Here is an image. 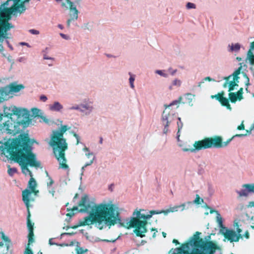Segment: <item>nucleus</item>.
<instances>
[{
    "label": "nucleus",
    "mask_w": 254,
    "mask_h": 254,
    "mask_svg": "<svg viewBox=\"0 0 254 254\" xmlns=\"http://www.w3.org/2000/svg\"><path fill=\"white\" fill-rule=\"evenodd\" d=\"M150 214L145 215V220H146V221H147V219H148L150 218H151L152 215L153 214H151V211H150Z\"/></svg>",
    "instance_id": "nucleus-50"
},
{
    "label": "nucleus",
    "mask_w": 254,
    "mask_h": 254,
    "mask_svg": "<svg viewBox=\"0 0 254 254\" xmlns=\"http://www.w3.org/2000/svg\"><path fill=\"white\" fill-rule=\"evenodd\" d=\"M242 187L244 189H242L240 191H237L239 197H247L250 192L254 193V184H244Z\"/></svg>",
    "instance_id": "nucleus-10"
},
{
    "label": "nucleus",
    "mask_w": 254,
    "mask_h": 254,
    "mask_svg": "<svg viewBox=\"0 0 254 254\" xmlns=\"http://www.w3.org/2000/svg\"><path fill=\"white\" fill-rule=\"evenodd\" d=\"M229 99L232 103H235L237 100H239V97H237V95L235 92H230Z\"/></svg>",
    "instance_id": "nucleus-21"
},
{
    "label": "nucleus",
    "mask_w": 254,
    "mask_h": 254,
    "mask_svg": "<svg viewBox=\"0 0 254 254\" xmlns=\"http://www.w3.org/2000/svg\"><path fill=\"white\" fill-rule=\"evenodd\" d=\"M242 231V230L240 228H237V232L238 233V234H241Z\"/></svg>",
    "instance_id": "nucleus-59"
},
{
    "label": "nucleus",
    "mask_w": 254,
    "mask_h": 254,
    "mask_svg": "<svg viewBox=\"0 0 254 254\" xmlns=\"http://www.w3.org/2000/svg\"><path fill=\"white\" fill-rule=\"evenodd\" d=\"M24 254H33L32 250L29 248V246L26 248Z\"/></svg>",
    "instance_id": "nucleus-40"
},
{
    "label": "nucleus",
    "mask_w": 254,
    "mask_h": 254,
    "mask_svg": "<svg viewBox=\"0 0 254 254\" xmlns=\"http://www.w3.org/2000/svg\"><path fill=\"white\" fill-rule=\"evenodd\" d=\"M243 135H244L235 134L224 142H223L222 138L220 136L215 135L211 137H205L202 140L195 141L193 145V148H184L183 151L185 152H195L196 151L207 148H220L224 147L229 144L235 136H242Z\"/></svg>",
    "instance_id": "nucleus-5"
},
{
    "label": "nucleus",
    "mask_w": 254,
    "mask_h": 254,
    "mask_svg": "<svg viewBox=\"0 0 254 254\" xmlns=\"http://www.w3.org/2000/svg\"><path fill=\"white\" fill-rule=\"evenodd\" d=\"M1 238L5 242V246L6 247L5 253L7 252L10 246L11 245V241L9 238L6 236L3 232L1 233Z\"/></svg>",
    "instance_id": "nucleus-17"
},
{
    "label": "nucleus",
    "mask_w": 254,
    "mask_h": 254,
    "mask_svg": "<svg viewBox=\"0 0 254 254\" xmlns=\"http://www.w3.org/2000/svg\"><path fill=\"white\" fill-rule=\"evenodd\" d=\"M191 94H190V93L186 94L185 95V97L188 99V102H183V103H190L191 102V100H192L191 98H190V97H191Z\"/></svg>",
    "instance_id": "nucleus-38"
},
{
    "label": "nucleus",
    "mask_w": 254,
    "mask_h": 254,
    "mask_svg": "<svg viewBox=\"0 0 254 254\" xmlns=\"http://www.w3.org/2000/svg\"><path fill=\"white\" fill-rule=\"evenodd\" d=\"M253 50H254V41L252 42L251 43L250 49H249V51H251V52H252Z\"/></svg>",
    "instance_id": "nucleus-47"
},
{
    "label": "nucleus",
    "mask_w": 254,
    "mask_h": 254,
    "mask_svg": "<svg viewBox=\"0 0 254 254\" xmlns=\"http://www.w3.org/2000/svg\"><path fill=\"white\" fill-rule=\"evenodd\" d=\"M40 99L43 102H46L47 100V98L45 95H41L40 97Z\"/></svg>",
    "instance_id": "nucleus-44"
},
{
    "label": "nucleus",
    "mask_w": 254,
    "mask_h": 254,
    "mask_svg": "<svg viewBox=\"0 0 254 254\" xmlns=\"http://www.w3.org/2000/svg\"><path fill=\"white\" fill-rule=\"evenodd\" d=\"M200 232H196L189 241L177 248V253L173 254H214L218 249L213 242L204 241L200 237Z\"/></svg>",
    "instance_id": "nucleus-3"
},
{
    "label": "nucleus",
    "mask_w": 254,
    "mask_h": 254,
    "mask_svg": "<svg viewBox=\"0 0 254 254\" xmlns=\"http://www.w3.org/2000/svg\"><path fill=\"white\" fill-rule=\"evenodd\" d=\"M44 59H46V60H49V59L53 60H54V58H49V57H47L46 55H44Z\"/></svg>",
    "instance_id": "nucleus-58"
},
{
    "label": "nucleus",
    "mask_w": 254,
    "mask_h": 254,
    "mask_svg": "<svg viewBox=\"0 0 254 254\" xmlns=\"http://www.w3.org/2000/svg\"><path fill=\"white\" fill-rule=\"evenodd\" d=\"M80 250V251H77V254H82L84 253V251L81 249Z\"/></svg>",
    "instance_id": "nucleus-62"
},
{
    "label": "nucleus",
    "mask_w": 254,
    "mask_h": 254,
    "mask_svg": "<svg viewBox=\"0 0 254 254\" xmlns=\"http://www.w3.org/2000/svg\"><path fill=\"white\" fill-rule=\"evenodd\" d=\"M11 111L10 113L6 112L7 108L4 110L5 116L7 117H11L12 115H16L19 119L18 121V123L23 126V127H27L31 121L29 118V113L26 109H21L13 106L11 107Z\"/></svg>",
    "instance_id": "nucleus-7"
},
{
    "label": "nucleus",
    "mask_w": 254,
    "mask_h": 254,
    "mask_svg": "<svg viewBox=\"0 0 254 254\" xmlns=\"http://www.w3.org/2000/svg\"><path fill=\"white\" fill-rule=\"evenodd\" d=\"M254 129V124H252L250 127V128L249 131V133H251L252 130H253Z\"/></svg>",
    "instance_id": "nucleus-54"
},
{
    "label": "nucleus",
    "mask_w": 254,
    "mask_h": 254,
    "mask_svg": "<svg viewBox=\"0 0 254 254\" xmlns=\"http://www.w3.org/2000/svg\"><path fill=\"white\" fill-rule=\"evenodd\" d=\"M73 135L75 137V138L76 139V144H79V136H78V134H77L75 132H73Z\"/></svg>",
    "instance_id": "nucleus-41"
},
{
    "label": "nucleus",
    "mask_w": 254,
    "mask_h": 254,
    "mask_svg": "<svg viewBox=\"0 0 254 254\" xmlns=\"http://www.w3.org/2000/svg\"><path fill=\"white\" fill-rule=\"evenodd\" d=\"M74 213L73 212L68 213L66 214V215L68 217H71L74 215Z\"/></svg>",
    "instance_id": "nucleus-53"
},
{
    "label": "nucleus",
    "mask_w": 254,
    "mask_h": 254,
    "mask_svg": "<svg viewBox=\"0 0 254 254\" xmlns=\"http://www.w3.org/2000/svg\"><path fill=\"white\" fill-rule=\"evenodd\" d=\"M16 172V169L15 168H9L8 170V173L10 175H12L13 174Z\"/></svg>",
    "instance_id": "nucleus-36"
},
{
    "label": "nucleus",
    "mask_w": 254,
    "mask_h": 254,
    "mask_svg": "<svg viewBox=\"0 0 254 254\" xmlns=\"http://www.w3.org/2000/svg\"><path fill=\"white\" fill-rule=\"evenodd\" d=\"M29 32L32 34L37 35L39 34V31L35 29H30L29 30Z\"/></svg>",
    "instance_id": "nucleus-42"
},
{
    "label": "nucleus",
    "mask_w": 254,
    "mask_h": 254,
    "mask_svg": "<svg viewBox=\"0 0 254 254\" xmlns=\"http://www.w3.org/2000/svg\"><path fill=\"white\" fill-rule=\"evenodd\" d=\"M235 93L237 95V97H239V101L241 100L243 98V88L242 87L240 88L237 92H235Z\"/></svg>",
    "instance_id": "nucleus-27"
},
{
    "label": "nucleus",
    "mask_w": 254,
    "mask_h": 254,
    "mask_svg": "<svg viewBox=\"0 0 254 254\" xmlns=\"http://www.w3.org/2000/svg\"><path fill=\"white\" fill-rule=\"evenodd\" d=\"M164 113H165V112H163V114H164ZM162 120H163V122H164L163 124L165 126L164 130L165 129H166V131H167V127L169 126V124H170V123L168 121V119L167 115H163Z\"/></svg>",
    "instance_id": "nucleus-22"
},
{
    "label": "nucleus",
    "mask_w": 254,
    "mask_h": 254,
    "mask_svg": "<svg viewBox=\"0 0 254 254\" xmlns=\"http://www.w3.org/2000/svg\"><path fill=\"white\" fill-rule=\"evenodd\" d=\"M23 88H24V86L22 84L15 85L14 84H11L9 86V91L16 93Z\"/></svg>",
    "instance_id": "nucleus-16"
},
{
    "label": "nucleus",
    "mask_w": 254,
    "mask_h": 254,
    "mask_svg": "<svg viewBox=\"0 0 254 254\" xmlns=\"http://www.w3.org/2000/svg\"><path fill=\"white\" fill-rule=\"evenodd\" d=\"M235 81H231L229 82V90L228 91L231 92V91L234 90V88L235 87Z\"/></svg>",
    "instance_id": "nucleus-30"
},
{
    "label": "nucleus",
    "mask_w": 254,
    "mask_h": 254,
    "mask_svg": "<svg viewBox=\"0 0 254 254\" xmlns=\"http://www.w3.org/2000/svg\"><path fill=\"white\" fill-rule=\"evenodd\" d=\"M244 236L246 239L249 238L250 235H249V233L248 231H247L245 232Z\"/></svg>",
    "instance_id": "nucleus-51"
},
{
    "label": "nucleus",
    "mask_w": 254,
    "mask_h": 254,
    "mask_svg": "<svg viewBox=\"0 0 254 254\" xmlns=\"http://www.w3.org/2000/svg\"><path fill=\"white\" fill-rule=\"evenodd\" d=\"M60 36H61L63 38H64V39H68V38H67V36L66 35H65V34H63V33H60Z\"/></svg>",
    "instance_id": "nucleus-55"
},
{
    "label": "nucleus",
    "mask_w": 254,
    "mask_h": 254,
    "mask_svg": "<svg viewBox=\"0 0 254 254\" xmlns=\"http://www.w3.org/2000/svg\"><path fill=\"white\" fill-rule=\"evenodd\" d=\"M224 92L223 91H221L220 93H218V94L214 95H211V98L212 99L215 98L217 100H218L221 104V105L222 106L226 107L227 109L229 110H232L231 106L230 104H229V99H227L226 97H224Z\"/></svg>",
    "instance_id": "nucleus-8"
},
{
    "label": "nucleus",
    "mask_w": 254,
    "mask_h": 254,
    "mask_svg": "<svg viewBox=\"0 0 254 254\" xmlns=\"http://www.w3.org/2000/svg\"><path fill=\"white\" fill-rule=\"evenodd\" d=\"M69 110H79V107L78 106H73L69 108Z\"/></svg>",
    "instance_id": "nucleus-52"
},
{
    "label": "nucleus",
    "mask_w": 254,
    "mask_h": 254,
    "mask_svg": "<svg viewBox=\"0 0 254 254\" xmlns=\"http://www.w3.org/2000/svg\"><path fill=\"white\" fill-rule=\"evenodd\" d=\"M248 207H254V201H250L249 202L248 205Z\"/></svg>",
    "instance_id": "nucleus-49"
},
{
    "label": "nucleus",
    "mask_w": 254,
    "mask_h": 254,
    "mask_svg": "<svg viewBox=\"0 0 254 254\" xmlns=\"http://www.w3.org/2000/svg\"><path fill=\"white\" fill-rule=\"evenodd\" d=\"M78 210V206H75L73 207V208L71 209V211H73L74 210Z\"/></svg>",
    "instance_id": "nucleus-60"
},
{
    "label": "nucleus",
    "mask_w": 254,
    "mask_h": 254,
    "mask_svg": "<svg viewBox=\"0 0 254 254\" xmlns=\"http://www.w3.org/2000/svg\"><path fill=\"white\" fill-rule=\"evenodd\" d=\"M49 108L51 111H60L63 108V106L59 102H55L53 105H50Z\"/></svg>",
    "instance_id": "nucleus-18"
},
{
    "label": "nucleus",
    "mask_w": 254,
    "mask_h": 254,
    "mask_svg": "<svg viewBox=\"0 0 254 254\" xmlns=\"http://www.w3.org/2000/svg\"><path fill=\"white\" fill-rule=\"evenodd\" d=\"M27 212H28L27 216V226L28 229V231L33 230H34L33 227H34V223L32 222L30 220L31 214H30V210H29V207H27Z\"/></svg>",
    "instance_id": "nucleus-15"
},
{
    "label": "nucleus",
    "mask_w": 254,
    "mask_h": 254,
    "mask_svg": "<svg viewBox=\"0 0 254 254\" xmlns=\"http://www.w3.org/2000/svg\"><path fill=\"white\" fill-rule=\"evenodd\" d=\"M203 80L204 81H214V80L212 78H211V77H209V76H207V77H205L204 79H203Z\"/></svg>",
    "instance_id": "nucleus-48"
},
{
    "label": "nucleus",
    "mask_w": 254,
    "mask_h": 254,
    "mask_svg": "<svg viewBox=\"0 0 254 254\" xmlns=\"http://www.w3.org/2000/svg\"><path fill=\"white\" fill-rule=\"evenodd\" d=\"M32 112L35 117H39V113H40V110L37 109V108H33L32 109Z\"/></svg>",
    "instance_id": "nucleus-34"
},
{
    "label": "nucleus",
    "mask_w": 254,
    "mask_h": 254,
    "mask_svg": "<svg viewBox=\"0 0 254 254\" xmlns=\"http://www.w3.org/2000/svg\"><path fill=\"white\" fill-rule=\"evenodd\" d=\"M129 74L130 75V78L129 79L130 85L131 88L133 89L134 87V86L133 84V82L135 80V78H134V77L133 75H131L130 73H129Z\"/></svg>",
    "instance_id": "nucleus-33"
},
{
    "label": "nucleus",
    "mask_w": 254,
    "mask_h": 254,
    "mask_svg": "<svg viewBox=\"0 0 254 254\" xmlns=\"http://www.w3.org/2000/svg\"><path fill=\"white\" fill-rule=\"evenodd\" d=\"M173 243L176 245H179V242H178V241L176 239H174L173 240Z\"/></svg>",
    "instance_id": "nucleus-56"
},
{
    "label": "nucleus",
    "mask_w": 254,
    "mask_h": 254,
    "mask_svg": "<svg viewBox=\"0 0 254 254\" xmlns=\"http://www.w3.org/2000/svg\"><path fill=\"white\" fill-rule=\"evenodd\" d=\"M20 0H7L4 3V5H8L9 2H12V5H14L15 7L18 6V12L20 13L25 10V7L24 4H19V2Z\"/></svg>",
    "instance_id": "nucleus-14"
},
{
    "label": "nucleus",
    "mask_w": 254,
    "mask_h": 254,
    "mask_svg": "<svg viewBox=\"0 0 254 254\" xmlns=\"http://www.w3.org/2000/svg\"><path fill=\"white\" fill-rule=\"evenodd\" d=\"M151 230L152 231H155V232H154V233L153 234V235H152V237H153V238H155V237H156V233L158 232V231H157V229H156V228H152V229H151Z\"/></svg>",
    "instance_id": "nucleus-45"
},
{
    "label": "nucleus",
    "mask_w": 254,
    "mask_h": 254,
    "mask_svg": "<svg viewBox=\"0 0 254 254\" xmlns=\"http://www.w3.org/2000/svg\"><path fill=\"white\" fill-rule=\"evenodd\" d=\"M203 199L200 198L198 194L196 195V198L194 200L193 202L195 204H199L201 203V202H203Z\"/></svg>",
    "instance_id": "nucleus-32"
},
{
    "label": "nucleus",
    "mask_w": 254,
    "mask_h": 254,
    "mask_svg": "<svg viewBox=\"0 0 254 254\" xmlns=\"http://www.w3.org/2000/svg\"><path fill=\"white\" fill-rule=\"evenodd\" d=\"M178 122H177V126H178V133L180 132V130L183 127V124L181 121V119L180 117H178Z\"/></svg>",
    "instance_id": "nucleus-29"
},
{
    "label": "nucleus",
    "mask_w": 254,
    "mask_h": 254,
    "mask_svg": "<svg viewBox=\"0 0 254 254\" xmlns=\"http://www.w3.org/2000/svg\"><path fill=\"white\" fill-rule=\"evenodd\" d=\"M185 204L183 203L180 205H176L172 207H170L169 209H166L165 210H162L161 211H157L155 210H151V214H161L164 213V214H167L169 212H173L175 211H177L178 209L181 208V210H183L185 207Z\"/></svg>",
    "instance_id": "nucleus-12"
},
{
    "label": "nucleus",
    "mask_w": 254,
    "mask_h": 254,
    "mask_svg": "<svg viewBox=\"0 0 254 254\" xmlns=\"http://www.w3.org/2000/svg\"><path fill=\"white\" fill-rule=\"evenodd\" d=\"M240 66L232 74V76H233V81H239V75L241 73V69H242V64L241 63L240 64Z\"/></svg>",
    "instance_id": "nucleus-19"
},
{
    "label": "nucleus",
    "mask_w": 254,
    "mask_h": 254,
    "mask_svg": "<svg viewBox=\"0 0 254 254\" xmlns=\"http://www.w3.org/2000/svg\"><path fill=\"white\" fill-rule=\"evenodd\" d=\"M216 212H217V216H216L217 221L219 226L221 228H223V225L222 218L221 217L220 214L217 211H216Z\"/></svg>",
    "instance_id": "nucleus-26"
},
{
    "label": "nucleus",
    "mask_w": 254,
    "mask_h": 254,
    "mask_svg": "<svg viewBox=\"0 0 254 254\" xmlns=\"http://www.w3.org/2000/svg\"><path fill=\"white\" fill-rule=\"evenodd\" d=\"M67 129L66 126H62L60 131H54V135L51 140V145L53 147V152L56 158L59 162L60 168L64 169L68 168L65 157V151L67 148V144L65 139L63 138L64 133Z\"/></svg>",
    "instance_id": "nucleus-4"
},
{
    "label": "nucleus",
    "mask_w": 254,
    "mask_h": 254,
    "mask_svg": "<svg viewBox=\"0 0 254 254\" xmlns=\"http://www.w3.org/2000/svg\"><path fill=\"white\" fill-rule=\"evenodd\" d=\"M50 182L47 183L48 186H51L54 184V181L51 178H49Z\"/></svg>",
    "instance_id": "nucleus-46"
},
{
    "label": "nucleus",
    "mask_w": 254,
    "mask_h": 254,
    "mask_svg": "<svg viewBox=\"0 0 254 254\" xmlns=\"http://www.w3.org/2000/svg\"><path fill=\"white\" fill-rule=\"evenodd\" d=\"M83 108H85V109L89 110L90 109V107H88L87 105H82V106Z\"/></svg>",
    "instance_id": "nucleus-63"
},
{
    "label": "nucleus",
    "mask_w": 254,
    "mask_h": 254,
    "mask_svg": "<svg viewBox=\"0 0 254 254\" xmlns=\"http://www.w3.org/2000/svg\"><path fill=\"white\" fill-rule=\"evenodd\" d=\"M229 46L230 48V51L231 52H238L240 49V45L239 43H236L235 45L232 44L231 46L229 45Z\"/></svg>",
    "instance_id": "nucleus-23"
},
{
    "label": "nucleus",
    "mask_w": 254,
    "mask_h": 254,
    "mask_svg": "<svg viewBox=\"0 0 254 254\" xmlns=\"http://www.w3.org/2000/svg\"><path fill=\"white\" fill-rule=\"evenodd\" d=\"M11 28L10 24L7 21H2L0 22V41L2 42L3 39L1 40V38H7L5 33L6 31Z\"/></svg>",
    "instance_id": "nucleus-11"
},
{
    "label": "nucleus",
    "mask_w": 254,
    "mask_h": 254,
    "mask_svg": "<svg viewBox=\"0 0 254 254\" xmlns=\"http://www.w3.org/2000/svg\"><path fill=\"white\" fill-rule=\"evenodd\" d=\"M28 238V245L29 246L31 243H32L34 242V232H33V230L29 231Z\"/></svg>",
    "instance_id": "nucleus-25"
},
{
    "label": "nucleus",
    "mask_w": 254,
    "mask_h": 254,
    "mask_svg": "<svg viewBox=\"0 0 254 254\" xmlns=\"http://www.w3.org/2000/svg\"><path fill=\"white\" fill-rule=\"evenodd\" d=\"M15 11H18V6L15 7L14 5H11L9 8H5L3 11L1 12V16L5 19H9L10 15Z\"/></svg>",
    "instance_id": "nucleus-13"
},
{
    "label": "nucleus",
    "mask_w": 254,
    "mask_h": 254,
    "mask_svg": "<svg viewBox=\"0 0 254 254\" xmlns=\"http://www.w3.org/2000/svg\"><path fill=\"white\" fill-rule=\"evenodd\" d=\"M156 72L157 73H158V74H159V75H160L161 76H163L164 77H167V74L166 73H164L162 70H157L156 71Z\"/></svg>",
    "instance_id": "nucleus-39"
},
{
    "label": "nucleus",
    "mask_w": 254,
    "mask_h": 254,
    "mask_svg": "<svg viewBox=\"0 0 254 254\" xmlns=\"http://www.w3.org/2000/svg\"><path fill=\"white\" fill-rule=\"evenodd\" d=\"M244 129H245V126H244V125L243 122L241 123V124L237 127V129L244 130Z\"/></svg>",
    "instance_id": "nucleus-43"
},
{
    "label": "nucleus",
    "mask_w": 254,
    "mask_h": 254,
    "mask_svg": "<svg viewBox=\"0 0 254 254\" xmlns=\"http://www.w3.org/2000/svg\"><path fill=\"white\" fill-rule=\"evenodd\" d=\"M86 155L88 157V158H91V159H90V161L86 163L84 165V166L82 168V169H84V168L85 167H86L87 166L91 165L93 163V160H94V159L95 158V157L93 155V154L92 153H89L87 154Z\"/></svg>",
    "instance_id": "nucleus-20"
},
{
    "label": "nucleus",
    "mask_w": 254,
    "mask_h": 254,
    "mask_svg": "<svg viewBox=\"0 0 254 254\" xmlns=\"http://www.w3.org/2000/svg\"><path fill=\"white\" fill-rule=\"evenodd\" d=\"M30 138L28 134H21L18 138L14 139L10 143H6L5 146L7 152L8 153L10 158L21 166L23 174L28 173L31 177L28 184V189L22 191V200L26 207H30V202L34 200L30 198V195L33 193L37 195L39 190H36L37 183L33 178L31 171L28 169V166L39 167L40 163L37 161L36 156L31 152V147L29 145Z\"/></svg>",
    "instance_id": "nucleus-1"
},
{
    "label": "nucleus",
    "mask_w": 254,
    "mask_h": 254,
    "mask_svg": "<svg viewBox=\"0 0 254 254\" xmlns=\"http://www.w3.org/2000/svg\"><path fill=\"white\" fill-rule=\"evenodd\" d=\"M4 50V48L1 44H0V52H2Z\"/></svg>",
    "instance_id": "nucleus-57"
},
{
    "label": "nucleus",
    "mask_w": 254,
    "mask_h": 254,
    "mask_svg": "<svg viewBox=\"0 0 254 254\" xmlns=\"http://www.w3.org/2000/svg\"><path fill=\"white\" fill-rule=\"evenodd\" d=\"M242 74L243 75V76L246 79L245 84L247 86V87L246 88V90L248 91V86L250 85L249 78L245 72H243Z\"/></svg>",
    "instance_id": "nucleus-31"
},
{
    "label": "nucleus",
    "mask_w": 254,
    "mask_h": 254,
    "mask_svg": "<svg viewBox=\"0 0 254 254\" xmlns=\"http://www.w3.org/2000/svg\"><path fill=\"white\" fill-rule=\"evenodd\" d=\"M224 237L230 242H238L240 238H242L241 234H237L236 232L233 230L226 229V232L223 233Z\"/></svg>",
    "instance_id": "nucleus-9"
},
{
    "label": "nucleus",
    "mask_w": 254,
    "mask_h": 254,
    "mask_svg": "<svg viewBox=\"0 0 254 254\" xmlns=\"http://www.w3.org/2000/svg\"><path fill=\"white\" fill-rule=\"evenodd\" d=\"M248 59L251 65H254V55L252 52L249 51L248 52Z\"/></svg>",
    "instance_id": "nucleus-24"
},
{
    "label": "nucleus",
    "mask_w": 254,
    "mask_h": 254,
    "mask_svg": "<svg viewBox=\"0 0 254 254\" xmlns=\"http://www.w3.org/2000/svg\"><path fill=\"white\" fill-rule=\"evenodd\" d=\"M181 84V82L180 80L178 79H175L173 80L172 82V85L173 86H180Z\"/></svg>",
    "instance_id": "nucleus-35"
},
{
    "label": "nucleus",
    "mask_w": 254,
    "mask_h": 254,
    "mask_svg": "<svg viewBox=\"0 0 254 254\" xmlns=\"http://www.w3.org/2000/svg\"><path fill=\"white\" fill-rule=\"evenodd\" d=\"M162 235L163 236L164 238H166V233L164 232H162Z\"/></svg>",
    "instance_id": "nucleus-64"
},
{
    "label": "nucleus",
    "mask_w": 254,
    "mask_h": 254,
    "mask_svg": "<svg viewBox=\"0 0 254 254\" xmlns=\"http://www.w3.org/2000/svg\"><path fill=\"white\" fill-rule=\"evenodd\" d=\"M182 97L180 96L179 97V98H178V99L177 100H175V101H173L169 106L168 107H170V106H172L173 105H176L178 106V107L179 106V105L180 104V103H181V102L182 101Z\"/></svg>",
    "instance_id": "nucleus-28"
},
{
    "label": "nucleus",
    "mask_w": 254,
    "mask_h": 254,
    "mask_svg": "<svg viewBox=\"0 0 254 254\" xmlns=\"http://www.w3.org/2000/svg\"><path fill=\"white\" fill-rule=\"evenodd\" d=\"M231 75H229L227 77H225L224 78V79L226 80V82H227L229 78L231 77Z\"/></svg>",
    "instance_id": "nucleus-61"
},
{
    "label": "nucleus",
    "mask_w": 254,
    "mask_h": 254,
    "mask_svg": "<svg viewBox=\"0 0 254 254\" xmlns=\"http://www.w3.org/2000/svg\"><path fill=\"white\" fill-rule=\"evenodd\" d=\"M78 206L80 207V212L91 211L88 216L80 220L77 225L71 226L72 229L95 223L97 227L101 230L103 227V222L108 226H111L121 221L120 213L115 204L105 203L95 205L86 194L82 197Z\"/></svg>",
    "instance_id": "nucleus-2"
},
{
    "label": "nucleus",
    "mask_w": 254,
    "mask_h": 254,
    "mask_svg": "<svg viewBox=\"0 0 254 254\" xmlns=\"http://www.w3.org/2000/svg\"><path fill=\"white\" fill-rule=\"evenodd\" d=\"M133 215H136V216L127 219L124 222H122L121 219L120 222L118 221L117 223L120 224L122 226L128 229L134 228L133 232L136 236L143 238L145 237V233L147 231L146 228L147 221L145 220V214H141L140 210H136L133 212Z\"/></svg>",
    "instance_id": "nucleus-6"
},
{
    "label": "nucleus",
    "mask_w": 254,
    "mask_h": 254,
    "mask_svg": "<svg viewBox=\"0 0 254 254\" xmlns=\"http://www.w3.org/2000/svg\"><path fill=\"white\" fill-rule=\"evenodd\" d=\"M187 8L188 9H190V8H195V5L194 3H191V2H188L187 4Z\"/></svg>",
    "instance_id": "nucleus-37"
}]
</instances>
